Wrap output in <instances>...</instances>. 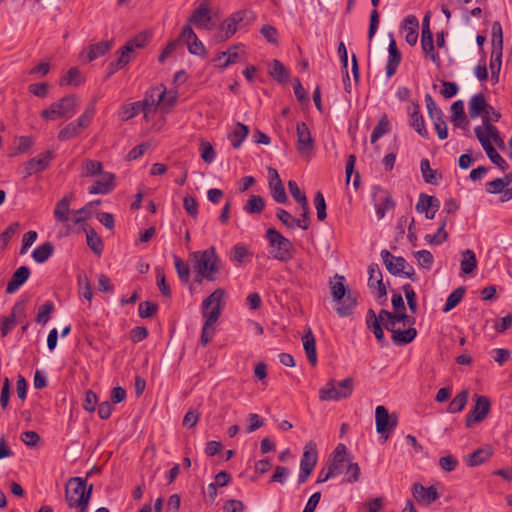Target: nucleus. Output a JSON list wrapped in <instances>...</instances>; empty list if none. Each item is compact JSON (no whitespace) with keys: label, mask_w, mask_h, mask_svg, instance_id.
<instances>
[{"label":"nucleus","mask_w":512,"mask_h":512,"mask_svg":"<svg viewBox=\"0 0 512 512\" xmlns=\"http://www.w3.org/2000/svg\"><path fill=\"white\" fill-rule=\"evenodd\" d=\"M193 270L196 272L195 282L201 283L203 279L215 282L222 270V263L214 246L205 250L192 252L189 255Z\"/></svg>","instance_id":"1"},{"label":"nucleus","mask_w":512,"mask_h":512,"mask_svg":"<svg viewBox=\"0 0 512 512\" xmlns=\"http://www.w3.org/2000/svg\"><path fill=\"white\" fill-rule=\"evenodd\" d=\"M226 292L223 288L215 289L207 298L202 302V314L205 318L204 325L201 331L200 342L202 346H207L213 339L215 334V324L222 313V300Z\"/></svg>","instance_id":"2"},{"label":"nucleus","mask_w":512,"mask_h":512,"mask_svg":"<svg viewBox=\"0 0 512 512\" xmlns=\"http://www.w3.org/2000/svg\"><path fill=\"white\" fill-rule=\"evenodd\" d=\"M93 485L87 487L86 480L81 477H72L65 488V500L69 508H78L79 512H85L92 495Z\"/></svg>","instance_id":"3"},{"label":"nucleus","mask_w":512,"mask_h":512,"mask_svg":"<svg viewBox=\"0 0 512 512\" xmlns=\"http://www.w3.org/2000/svg\"><path fill=\"white\" fill-rule=\"evenodd\" d=\"M334 279V282H330V289L333 299L339 303L336 311L340 317L350 316L357 305V297L347 291L344 276L336 274Z\"/></svg>","instance_id":"4"},{"label":"nucleus","mask_w":512,"mask_h":512,"mask_svg":"<svg viewBox=\"0 0 512 512\" xmlns=\"http://www.w3.org/2000/svg\"><path fill=\"white\" fill-rule=\"evenodd\" d=\"M78 105L79 98L76 95H67L43 110L41 117L50 121L58 118L70 119L75 115Z\"/></svg>","instance_id":"5"},{"label":"nucleus","mask_w":512,"mask_h":512,"mask_svg":"<svg viewBox=\"0 0 512 512\" xmlns=\"http://www.w3.org/2000/svg\"><path fill=\"white\" fill-rule=\"evenodd\" d=\"M266 239L272 249L271 254L274 259L287 262L293 257L294 249L292 242L275 228H269L266 231Z\"/></svg>","instance_id":"6"},{"label":"nucleus","mask_w":512,"mask_h":512,"mask_svg":"<svg viewBox=\"0 0 512 512\" xmlns=\"http://www.w3.org/2000/svg\"><path fill=\"white\" fill-rule=\"evenodd\" d=\"M354 388L353 378L348 377L338 383L330 380L323 388L319 390V399L321 401H339L348 398Z\"/></svg>","instance_id":"7"},{"label":"nucleus","mask_w":512,"mask_h":512,"mask_svg":"<svg viewBox=\"0 0 512 512\" xmlns=\"http://www.w3.org/2000/svg\"><path fill=\"white\" fill-rule=\"evenodd\" d=\"M381 258L387 271L394 276H405L413 280L414 268L409 265L404 257L394 256L388 250L381 251Z\"/></svg>","instance_id":"8"},{"label":"nucleus","mask_w":512,"mask_h":512,"mask_svg":"<svg viewBox=\"0 0 512 512\" xmlns=\"http://www.w3.org/2000/svg\"><path fill=\"white\" fill-rule=\"evenodd\" d=\"M188 25H193L198 29L212 30L216 26L213 19L209 1L203 0L197 8H195L188 19Z\"/></svg>","instance_id":"9"},{"label":"nucleus","mask_w":512,"mask_h":512,"mask_svg":"<svg viewBox=\"0 0 512 512\" xmlns=\"http://www.w3.org/2000/svg\"><path fill=\"white\" fill-rule=\"evenodd\" d=\"M474 399L475 405L466 416V427H472L475 423L483 421L490 412L491 403L487 396L475 394Z\"/></svg>","instance_id":"10"},{"label":"nucleus","mask_w":512,"mask_h":512,"mask_svg":"<svg viewBox=\"0 0 512 512\" xmlns=\"http://www.w3.org/2000/svg\"><path fill=\"white\" fill-rule=\"evenodd\" d=\"M475 135L486 152L488 158L494 163L498 168L502 171H505L509 168L508 163L498 154V152L493 147L491 141L488 138V135L483 131L481 126H477L474 129Z\"/></svg>","instance_id":"11"},{"label":"nucleus","mask_w":512,"mask_h":512,"mask_svg":"<svg viewBox=\"0 0 512 512\" xmlns=\"http://www.w3.org/2000/svg\"><path fill=\"white\" fill-rule=\"evenodd\" d=\"M376 431L379 434H386L384 439L387 440L389 433L397 426V416L389 414L384 406H377L375 409Z\"/></svg>","instance_id":"12"},{"label":"nucleus","mask_w":512,"mask_h":512,"mask_svg":"<svg viewBox=\"0 0 512 512\" xmlns=\"http://www.w3.org/2000/svg\"><path fill=\"white\" fill-rule=\"evenodd\" d=\"M351 457L348 455L347 447L340 443L336 446L332 455L327 461V466L331 468L334 476L342 474L346 468L348 461H350Z\"/></svg>","instance_id":"13"},{"label":"nucleus","mask_w":512,"mask_h":512,"mask_svg":"<svg viewBox=\"0 0 512 512\" xmlns=\"http://www.w3.org/2000/svg\"><path fill=\"white\" fill-rule=\"evenodd\" d=\"M180 38L185 41L188 47V51L197 56H205L206 48L204 44L198 39L197 35L193 31L190 25L183 27Z\"/></svg>","instance_id":"14"},{"label":"nucleus","mask_w":512,"mask_h":512,"mask_svg":"<svg viewBox=\"0 0 512 512\" xmlns=\"http://www.w3.org/2000/svg\"><path fill=\"white\" fill-rule=\"evenodd\" d=\"M296 134H297V150L301 155H305L313 151L314 149V140L312 138L311 132L304 122L297 123L296 126Z\"/></svg>","instance_id":"15"},{"label":"nucleus","mask_w":512,"mask_h":512,"mask_svg":"<svg viewBox=\"0 0 512 512\" xmlns=\"http://www.w3.org/2000/svg\"><path fill=\"white\" fill-rule=\"evenodd\" d=\"M166 94V88L161 85L159 87H153L148 90L145 94V98L141 102H146L145 105V118H148L150 113H155L158 105L163 101Z\"/></svg>","instance_id":"16"},{"label":"nucleus","mask_w":512,"mask_h":512,"mask_svg":"<svg viewBox=\"0 0 512 512\" xmlns=\"http://www.w3.org/2000/svg\"><path fill=\"white\" fill-rule=\"evenodd\" d=\"M368 286L371 289L376 288L377 289V298H384V301H386V295L387 290L386 286L383 283V276L382 272L378 266V264L372 263L368 267Z\"/></svg>","instance_id":"17"},{"label":"nucleus","mask_w":512,"mask_h":512,"mask_svg":"<svg viewBox=\"0 0 512 512\" xmlns=\"http://www.w3.org/2000/svg\"><path fill=\"white\" fill-rule=\"evenodd\" d=\"M412 494L416 501L423 505H430L439 498L437 489L434 486L424 487L420 483H415L412 487Z\"/></svg>","instance_id":"18"},{"label":"nucleus","mask_w":512,"mask_h":512,"mask_svg":"<svg viewBox=\"0 0 512 512\" xmlns=\"http://www.w3.org/2000/svg\"><path fill=\"white\" fill-rule=\"evenodd\" d=\"M52 158V151L47 150L39 154L37 157L30 159L25 167V178L31 176L34 173L44 171L49 166V163L52 160Z\"/></svg>","instance_id":"19"},{"label":"nucleus","mask_w":512,"mask_h":512,"mask_svg":"<svg viewBox=\"0 0 512 512\" xmlns=\"http://www.w3.org/2000/svg\"><path fill=\"white\" fill-rule=\"evenodd\" d=\"M100 179L96 180L92 186L89 187V194H108L115 187V175L109 172L101 173Z\"/></svg>","instance_id":"20"},{"label":"nucleus","mask_w":512,"mask_h":512,"mask_svg":"<svg viewBox=\"0 0 512 512\" xmlns=\"http://www.w3.org/2000/svg\"><path fill=\"white\" fill-rule=\"evenodd\" d=\"M410 116V126L423 138H428L429 134L425 126V121L420 113V106L418 103H412L408 108Z\"/></svg>","instance_id":"21"},{"label":"nucleus","mask_w":512,"mask_h":512,"mask_svg":"<svg viewBox=\"0 0 512 512\" xmlns=\"http://www.w3.org/2000/svg\"><path fill=\"white\" fill-rule=\"evenodd\" d=\"M388 53L389 57L386 64V75L390 78L396 73L402 58L401 52L399 51L396 41L393 38H391L389 42Z\"/></svg>","instance_id":"22"},{"label":"nucleus","mask_w":512,"mask_h":512,"mask_svg":"<svg viewBox=\"0 0 512 512\" xmlns=\"http://www.w3.org/2000/svg\"><path fill=\"white\" fill-rule=\"evenodd\" d=\"M318 459L317 445L310 440L304 446V452L300 462V468L314 470Z\"/></svg>","instance_id":"23"},{"label":"nucleus","mask_w":512,"mask_h":512,"mask_svg":"<svg viewBox=\"0 0 512 512\" xmlns=\"http://www.w3.org/2000/svg\"><path fill=\"white\" fill-rule=\"evenodd\" d=\"M29 276L30 269L27 266L17 268L7 284L6 292L8 294L15 293L28 280Z\"/></svg>","instance_id":"24"},{"label":"nucleus","mask_w":512,"mask_h":512,"mask_svg":"<svg viewBox=\"0 0 512 512\" xmlns=\"http://www.w3.org/2000/svg\"><path fill=\"white\" fill-rule=\"evenodd\" d=\"M113 46L112 40L100 41L95 44H91L86 51L82 52V56L86 53L87 61L92 62L97 58L105 55Z\"/></svg>","instance_id":"25"},{"label":"nucleus","mask_w":512,"mask_h":512,"mask_svg":"<svg viewBox=\"0 0 512 512\" xmlns=\"http://www.w3.org/2000/svg\"><path fill=\"white\" fill-rule=\"evenodd\" d=\"M488 106L489 104L487 103L484 94L479 93L473 95L469 101L468 106L469 116L471 118H476L480 115L483 117L487 111Z\"/></svg>","instance_id":"26"},{"label":"nucleus","mask_w":512,"mask_h":512,"mask_svg":"<svg viewBox=\"0 0 512 512\" xmlns=\"http://www.w3.org/2000/svg\"><path fill=\"white\" fill-rule=\"evenodd\" d=\"M72 199L73 195H66L56 203L53 213L57 222L63 223L70 220V205Z\"/></svg>","instance_id":"27"},{"label":"nucleus","mask_w":512,"mask_h":512,"mask_svg":"<svg viewBox=\"0 0 512 512\" xmlns=\"http://www.w3.org/2000/svg\"><path fill=\"white\" fill-rule=\"evenodd\" d=\"M302 342L309 363L315 366L317 363L316 340L310 328L303 335Z\"/></svg>","instance_id":"28"},{"label":"nucleus","mask_w":512,"mask_h":512,"mask_svg":"<svg viewBox=\"0 0 512 512\" xmlns=\"http://www.w3.org/2000/svg\"><path fill=\"white\" fill-rule=\"evenodd\" d=\"M366 324L372 330L375 338L384 346L386 344L382 326L373 309H369L366 316Z\"/></svg>","instance_id":"29"},{"label":"nucleus","mask_w":512,"mask_h":512,"mask_svg":"<svg viewBox=\"0 0 512 512\" xmlns=\"http://www.w3.org/2000/svg\"><path fill=\"white\" fill-rule=\"evenodd\" d=\"M236 32L237 30L234 22H232L230 17H227L220 24L218 32L214 35V41L216 43L225 42L229 40Z\"/></svg>","instance_id":"30"},{"label":"nucleus","mask_w":512,"mask_h":512,"mask_svg":"<svg viewBox=\"0 0 512 512\" xmlns=\"http://www.w3.org/2000/svg\"><path fill=\"white\" fill-rule=\"evenodd\" d=\"M451 112V121L455 127L465 128L468 125L462 100H457L452 104Z\"/></svg>","instance_id":"31"},{"label":"nucleus","mask_w":512,"mask_h":512,"mask_svg":"<svg viewBox=\"0 0 512 512\" xmlns=\"http://www.w3.org/2000/svg\"><path fill=\"white\" fill-rule=\"evenodd\" d=\"M241 45H233L231 46L228 50L226 51H223L221 53H219L214 59H213V62H218L220 61V58H225L224 62L220 63V64H217V66L220 68V69H225L227 68L228 66L232 65V64H235L236 62H238L239 60V54L238 52L236 51V49H238Z\"/></svg>","instance_id":"32"},{"label":"nucleus","mask_w":512,"mask_h":512,"mask_svg":"<svg viewBox=\"0 0 512 512\" xmlns=\"http://www.w3.org/2000/svg\"><path fill=\"white\" fill-rule=\"evenodd\" d=\"M86 242L94 254L100 256L103 252L104 244L101 237L93 228H85Z\"/></svg>","instance_id":"33"},{"label":"nucleus","mask_w":512,"mask_h":512,"mask_svg":"<svg viewBox=\"0 0 512 512\" xmlns=\"http://www.w3.org/2000/svg\"><path fill=\"white\" fill-rule=\"evenodd\" d=\"M149 40V35L146 33H140L134 38L130 39L121 49L120 51L131 58V53L134 52L136 48H142L146 45Z\"/></svg>","instance_id":"34"},{"label":"nucleus","mask_w":512,"mask_h":512,"mask_svg":"<svg viewBox=\"0 0 512 512\" xmlns=\"http://www.w3.org/2000/svg\"><path fill=\"white\" fill-rule=\"evenodd\" d=\"M54 249V244L47 241L33 250L32 257L37 263L42 264L53 255Z\"/></svg>","instance_id":"35"},{"label":"nucleus","mask_w":512,"mask_h":512,"mask_svg":"<svg viewBox=\"0 0 512 512\" xmlns=\"http://www.w3.org/2000/svg\"><path fill=\"white\" fill-rule=\"evenodd\" d=\"M491 456L490 448H479L467 456L466 463L470 467H475L486 462Z\"/></svg>","instance_id":"36"},{"label":"nucleus","mask_w":512,"mask_h":512,"mask_svg":"<svg viewBox=\"0 0 512 512\" xmlns=\"http://www.w3.org/2000/svg\"><path fill=\"white\" fill-rule=\"evenodd\" d=\"M420 169L424 181L428 184L437 185L438 181L442 178L440 173L430 167V162L426 158L421 160Z\"/></svg>","instance_id":"37"},{"label":"nucleus","mask_w":512,"mask_h":512,"mask_svg":"<svg viewBox=\"0 0 512 512\" xmlns=\"http://www.w3.org/2000/svg\"><path fill=\"white\" fill-rule=\"evenodd\" d=\"M440 206V202L437 198L433 196H429L427 194L421 193L419 196L418 203L416 204V211L419 213L425 212V214L429 213V209H438Z\"/></svg>","instance_id":"38"},{"label":"nucleus","mask_w":512,"mask_h":512,"mask_svg":"<svg viewBox=\"0 0 512 512\" xmlns=\"http://www.w3.org/2000/svg\"><path fill=\"white\" fill-rule=\"evenodd\" d=\"M270 76L278 83H287L289 80V72L279 60L274 59L271 62Z\"/></svg>","instance_id":"39"},{"label":"nucleus","mask_w":512,"mask_h":512,"mask_svg":"<svg viewBox=\"0 0 512 512\" xmlns=\"http://www.w3.org/2000/svg\"><path fill=\"white\" fill-rule=\"evenodd\" d=\"M421 46L425 56L439 66L440 57L434 51L433 35H421Z\"/></svg>","instance_id":"40"},{"label":"nucleus","mask_w":512,"mask_h":512,"mask_svg":"<svg viewBox=\"0 0 512 512\" xmlns=\"http://www.w3.org/2000/svg\"><path fill=\"white\" fill-rule=\"evenodd\" d=\"M417 336V330L413 327H409L406 330H397L394 331L392 335L393 342L398 346H403L412 342Z\"/></svg>","instance_id":"41"},{"label":"nucleus","mask_w":512,"mask_h":512,"mask_svg":"<svg viewBox=\"0 0 512 512\" xmlns=\"http://www.w3.org/2000/svg\"><path fill=\"white\" fill-rule=\"evenodd\" d=\"M468 398H469V391L467 389L462 390L449 403L447 411L449 413L461 412L465 408V406L468 402Z\"/></svg>","instance_id":"42"},{"label":"nucleus","mask_w":512,"mask_h":512,"mask_svg":"<svg viewBox=\"0 0 512 512\" xmlns=\"http://www.w3.org/2000/svg\"><path fill=\"white\" fill-rule=\"evenodd\" d=\"M249 128L247 125L237 123L233 132L229 135V139L234 148H239L243 140L247 137Z\"/></svg>","instance_id":"43"},{"label":"nucleus","mask_w":512,"mask_h":512,"mask_svg":"<svg viewBox=\"0 0 512 512\" xmlns=\"http://www.w3.org/2000/svg\"><path fill=\"white\" fill-rule=\"evenodd\" d=\"M412 24V27L408 28V31L405 35L406 42L413 46L418 41V19L414 15H409L405 18V25Z\"/></svg>","instance_id":"44"},{"label":"nucleus","mask_w":512,"mask_h":512,"mask_svg":"<svg viewBox=\"0 0 512 512\" xmlns=\"http://www.w3.org/2000/svg\"><path fill=\"white\" fill-rule=\"evenodd\" d=\"M264 208V199L259 195H251L244 206V211L248 214H260Z\"/></svg>","instance_id":"45"},{"label":"nucleus","mask_w":512,"mask_h":512,"mask_svg":"<svg viewBox=\"0 0 512 512\" xmlns=\"http://www.w3.org/2000/svg\"><path fill=\"white\" fill-rule=\"evenodd\" d=\"M96 106V100L94 99L85 109L84 113L76 120L74 121L77 127L82 131L83 129L87 128L91 120L95 114V108Z\"/></svg>","instance_id":"46"},{"label":"nucleus","mask_w":512,"mask_h":512,"mask_svg":"<svg viewBox=\"0 0 512 512\" xmlns=\"http://www.w3.org/2000/svg\"><path fill=\"white\" fill-rule=\"evenodd\" d=\"M462 256H463V259L461 260L462 272L465 274L472 273L477 266V260H476L475 253L472 250L467 249L462 252Z\"/></svg>","instance_id":"47"},{"label":"nucleus","mask_w":512,"mask_h":512,"mask_svg":"<svg viewBox=\"0 0 512 512\" xmlns=\"http://www.w3.org/2000/svg\"><path fill=\"white\" fill-rule=\"evenodd\" d=\"M82 83H83V78L81 76L80 70L77 67L70 68L68 70L67 74L65 76H63L59 81V84L61 86H64V85L79 86Z\"/></svg>","instance_id":"48"},{"label":"nucleus","mask_w":512,"mask_h":512,"mask_svg":"<svg viewBox=\"0 0 512 512\" xmlns=\"http://www.w3.org/2000/svg\"><path fill=\"white\" fill-rule=\"evenodd\" d=\"M491 34H492V50H503V31L502 26L499 21H495L492 24L491 28Z\"/></svg>","instance_id":"49"},{"label":"nucleus","mask_w":512,"mask_h":512,"mask_svg":"<svg viewBox=\"0 0 512 512\" xmlns=\"http://www.w3.org/2000/svg\"><path fill=\"white\" fill-rule=\"evenodd\" d=\"M390 131V123L386 115H383L371 134V142L375 143L384 134Z\"/></svg>","instance_id":"50"},{"label":"nucleus","mask_w":512,"mask_h":512,"mask_svg":"<svg viewBox=\"0 0 512 512\" xmlns=\"http://www.w3.org/2000/svg\"><path fill=\"white\" fill-rule=\"evenodd\" d=\"M465 294V288L464 287H458L455 289L447 298L446 303L443 307L444 312H449L454 307H456L459 302L462 300L463 296Z\"/></svg>","instance_id":"51"},{"label":"nucleus","mask_w":512,"mask_h":512,"mask_svg":"<svg viewBox=\"0 0 512 512\" xmlns=\"http://www.w3.org/2000/svg\"><path fill=\"white\" fill-rule=\"evenodd\" d=\"M174 264L179 279L183 283H187L191 274L189 265L178 256H174Z\"/></svg>","instance_id":"52"},{"label":"nucleus","mask_w":512,"mask_h":512,"mask_svg":"<svg viewBox=\"0 0 512 512\" xmlns=\"http://www.w3.org/2000/svg\"><path fill=\"white\" fill-rule=\"evenodd\" d=\"M145 105H147L146 102L136 101L132 104L125 106L122 118L128 120L130 118L135 117L141 112L145 114Z\"/></svg>","instance_id":"53"},{"label":"nucleus","mask_w":512,"mask_h":512,"mask_svg":"<svg viewBox=\"0 0 512 512\" xmlns=\"http://www.w3.org/2000/svg\"><path fill=\"white\" fill-rule=\"evenodd\" d=\"M81 133V130L77 127L75 122L68 123L58 133V139L60 141H67L77 137Z\"/></svg>","instance_id":"54"},{"label":"nucleus","mask_w":512,"mask_h":512,"mask_svg":"<svg viewBox=\"0 0 512 512\" xmlns=\"http://www.w3.org/2000/svg\"><path fill=\"white\" fill-rule=\"evenodd\" d=\"M103 165L97 160H86L83 164L84 177H91L102 173Z\"/></svg>","instance_id":"55"},{"label":"nucleus","mask_w":512,"mask_h":512,"mask_svg":"<svg viewBox=\"0 0 512 512\" xmlns=\"http://www.w3.org/2000/svg\"><path fill=\"white\" fill-rule=\"evenodd\" d=\"M100 200H95L93 202H90L89 204H87L86 206L76 210L73 212L74 216L72 218V221L74 224H79V223H82L84 222L85 220H87L88 218L91 217V212L89 210V207L92 205V204H100Z\"/></svg>","instance_id":"56"},{"label":"nucleus","mask_w":512,"mask_h":512,"mask_svg":"<svg viewBox=\"0 0 512 512\" xmlns=\"http://www.w3.org/2000/svg\"><path fill=\"white\" fill-rule=\"evenodd\" d=\"M53 310V303L50 301L45 302L43 305L40 306L38 310L36 322L38 324H46L49 321L50 314L53 312Z\"/></svg>","instance_id":"57"},{"label":"nucleus","mask_w":512,"mask_h":512,"mask_svg":"<svg viewBox=\"0 0 512 512\" xmlns=\"http://www.w3.org/2000/svg\"><path fill=\"white\" fill-rule=\"evenodd\" d=\"M276 216L288 229H294L297 227V224H299L296 221V218L293 217L292 214L285 209L278 208L276 210Z\"/></svg>","instance_id":"58"},{"label":"nucleus","mask_w":512,"mask_h":512,"mask_svg":"<svg viewBox=\"0 0 512 512\" xmlns=\"http://www.w3.org/2000/svg\"><path fill=\"white\" fill-rule=\"evenodd\" d=\"M118 58L115 61H112L108 66V77L113 75L119 69H122L130 62V57L124 55L120 50L117 52Z\"/></svg>","instance_id":"59"},{"label":"nucleus","mask_w":512,"mask_h":512,"mask_svg":"<svg viewBox=\"0 0 512 512\" xmlns=\"http://www.w3.org/2000/svg\"><path fill=\"white\" fill-rule=\"evenodd\" d=\"M200 152H201V158L205 163H212L215 159V150L213 146L205 140H201L200 142Z\"/></svg>","instance_id":"60"},{"label":"nucleus","mask_w":512,"mask_h":512,"mask_svg":"<svg viewBox=\"0 0 512 512\" xmlns=\"http://www.w3.org/2000/svg\"><path fill=\"white\" fill-rule=\"evenodd\" d=\"M483 131L488 135L490 141H493L495 145L500 148H505V143L503 138L500 136L498 129L494 125H487L486 128H482Z\"/></svg>","instance_id":"61"},{"label":"nucleus","mask_w":512,"mask_h":512,"mask_svg":"<svg viewBox=\"0 0 512 512\" xmlns=\"http://www.w3.org/2000/svg\"><path fill=\"white\" fill-rule=\"evenodd\" d=\"M19 227L20 224L18 222H13L0 234V242L2 243L3 249L7 247L10 240L18 231Z\"/></svg>","instance_id":"62"},{"label":"nucleus","mask_w":512,"mask_h":512,"mask_svg":"<svg viewBox=\"0 0 512 512\" xmlns=\"http://www.w3.org/2000/svg\"><path fill=\"white\" fill-rule=\"evenodd\" d=\"M288 189L292 197L299 205L308 202L305 193L301 191L298 184L294 180L288 181Z\"/></svg>","instance_id":"63"},{"label":"nucleus","mask_w":512,"mask_h":512,"mask_svg":"<svg viewBox=\"0 0 512 512\" xmlns=\"http://www.w3.org/2000/svg\"><path fill=\"white\" fill-rule=\"evenodd\" d=\"M158 310V305L156 303L150 301H144L139 304V316L141 318H150L152 317Z\"/></svg>","instance_id":"64"}]
</instances>
